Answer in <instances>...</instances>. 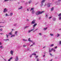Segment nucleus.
Returning a JSON list of instances; mask_svg holds the SVG:
<instances>
[{
	"mask_svg": "<svg viewBox=\"0 0 61 61\" xmlns=\"http://www.w3.org/2000/svg\"><path fill=\"white\" fill-rule=\"evenodd\" d=\"M5 21H4V22H0V23H3V24H4V23H5Z\"/></svg>",
	"mask_w": 61,
	"mask_h": 61,
	"instance_id": "obj_25",
	"label": "nucleus"
},
{
	"mask_svg": "<svg viewBox=\"0 0 61 61\" xmlns=\"http://www.w3.org/2000/svg\"><path fill=\"white\" fill-rule=\"evenodd\" d=\"M12 58H13V57H11V58H10L9 59L10 60L12 59Z\"/></svg>",
	"mask_w": 61,
	"mask_h": 61,
	"instance_id": "obj_40",
	"label": "nucleus"
},
{
	"mask_svg": "<svg viewBox=\"0 0 61 61\" xmlns=\"http://www.w3.org/2000/svg\"><path fill=\"white\" fill-rule=\"evenodd\" d=\"M46 1V0H43L41 2V7H42L43 5H44V3L45 2V1Z\"/></svg>",
	"mask_w": 61,
	"mask_h": 61,
	"instance_id": "obj_2",
	"label": "nucleus"
},
{
	"mask_svg": "<svg viewBox=\"0 0 61 61\" xmlns=\"http://www.w3.org/2000/svg\"><path fill=\"white\" fill-rule=\"evenodd\" d=\"M7 10H7V9H6V8H5L4 9V10L3 11V12L4 13H5L6 12H7Z\"/></svg>",
	"mask_w": 61,
	"mask_h": 61,
	"instance_id": "obj_4",
	"label": "nucleus"
},
{
	"mask_svg": "<svg viewBox=\"0 0 61 61\" xmlns=\"http://www.w3.org/2000/svg\"><path fill=\"white\" fill-rule=\"evenodd\" d=\"M26 26H25L24 27V29H26Z\"/></svg>",
	"mask_w": 61,
	"mask_h": 61,
	"instance_id": "obj_55",
	"label": "nucleus"
},
{
	"mask_svg": "<svg viewBox=\"0 0 61 61\" xmlns=\"http://www.w3.org/2000/svg\"><path fill=\"white\" fill-rule=\"evenodd\" d=\"M34 8H31V9L30 10V11H32V12H31V13L33 14H34L35 13V11L34 10Z\"/></svg>",
	"mask_w": 61,
	"mask_h": 61,
	"instance_id": "obj_3",
	"label": "nucleus"
},
{
	"mask_svg": "<svg viewBox=\"0 0 61 61\" xmlns=\"http://www.w3.org/2000/svg\"><path fill=\"white\" fill-rule=\"evenodd\" d=\"M0 30L1 31H3V30L2 29H0Z\"/></svg>",
	"mask_w": 61,
	"mask_h": 61,
	"instance_id": "obj_56",
	"label": "nucleus"
},
{
	"mask_svg": "<svg viewBox=\"0 0 61 61\" xmlns=\"http://www.w3.org/2000/svg\"><path fill=\"white\" fill-rule=\"evenodd\" d=\"M14 53V51L12 50H11L10 51V54H11V55H13V53Z\"/></svg>",
	"mask_w": 61,
	"mask_h": 61,
	"instance_id": "obj_7",
	"label": "nucleus"
},
{
	"mask_svg": "<svg viewBox=\"0 0 61 61\" xmlns=\"http://www.w3.org/2000/svg\"><path fill=\"white\" fill-rule=\"evenodd\" d=\"M47 28L46 27L45 28H44V30H46V29H47Z\"/></svg>",
	"mask_w": 61,
	"mask_h": 61,
	"instance_id": "obj_26",
	"label": "nucleus"
},
{
	"mask_svg": "<svg viewBox=\"0 0 61 61\" xmlns=\"http://www.w3.org/2000/svg\"><path fill=\"white\" fill-rule=\"evenodd\" d=\"M52 18V17H50L49 18V19H51Z\"/></svg>",
	"mask_w": 61,
	"mask_h": 61,
	"instance_id": "obj_53",
	"label": "nucleus"
},
{
	"mask_svg": "<svg viewBox=\"0 0 61 61\" xmlns=\"http://www.w3.org/2000/svg\"><path fill=\"white\" fill-rule=\"evenodd\" d=\"M30 40V38H29L28 39L29 41L30 42H32V43H33V41H31Z\"/></svg>",
	"mask_w": 61,
	"mask_h": 61,
	"instance_id": "obj_12",
	"label": "nucleus"
},
{
	"mask_svg": "<svg viewBox=\"0 0 61 61\" xmlns=\"http://www.w3.org/2000/svg\"><path fill=\"white\" fill-rule=\"evenodd\" d=\"M50 35L51 36H54V35L53 34H51Z\"/></svg>",
	"mask_w": 61,
	"mask_h": 61,
	"instance_id": "obj_32",
	"label": "nucleus"
},
{
	"mask_svg": "<svg viewBox=\"0 0 61 61\" xmlns=\"http://www.w3.org/2000/svg\"><path fill=\"white\" fill-rule=\"evenodd\" d=\"M59 20H61V16L60 17H59Z\"/></svg>",
	"mask_w": 61,
	"mask_h": 61,
	"instance_id": "obj_29",
	"label": "nucleus"
},
{
	"mask_svg": "<svg viewBox=\"0 0 61 61\" xmlns=\"http://www.w3.org/2000/svg\"><path fill=\"white\" fill-rule=\"evenodd\" d=\"M57 37H58L60 36V34H59L58 33H57Z\"/></svg>",
	"mask_w": 61,
	"mask_h": 61,
	"instance_id": "obj_18",
	"label": "nucleus"
},
{
	"mask_svg": "<svg viewBox=\"0 0 61 61\" xmlns=\"http://www.w3.org/2000/svg\"><path fill=\"white\" fill-rule=\"evenodd\" d=\"M26 21H29V19H26Z\"/></svg>",
	"mask_w": 61,
	"mask_h": 61,
	"instance_id": "obj_50",
	"label": "nucleus"
},
{
	"mask_svg": "<svg viewBox=\"0 0 61 61\" xmlns=\"http://www.w3.org/2000/svg\"><path fill=\"white\" fill-rule=\"evenodd\" d=\"M9 1V0H5L4 1V2H6L7 1Z\"/></svg>",
	"mask_w": 61,
	"mask_h": 61,
	"instance_id": "obj_27",
	"label": "nucleus"
},
{
	"mask_svg": "<svg viewBox=\"0 0 61 61\" xmlns=\"http://www.w3.org/2000/svg\"><path fill=\"white\" fill-rule=\"evenodd\" d=\"M6 37L7 38L8 37V35L7 34H6Z\"/></svg>",
	"mask_w": 61,
	"mask_h": 61,
	"instance_id": "obj_38",
	"label": "nucleus"
},
{
	"mask_svg": "<svg viewBox=\"0 0 61 61\" xmlns=\"http://www.w3.org/2000/svg\"><path fill=\"white\" fill-rule=\"evenodd\" d=\"M23 8V7L22 6H21L20 8H18V9H21Z\"/></svg>",
	"mask_w": 61,
	"mask_h": 61,
	"instance_id": "obj_20",
	"label": "nucleus"
},
{
	"mask_svg": "<svg viewBox=\"0 0 61 61\" xmlns=\"http://www.w3.org/2000/svg\"><path fill=\"white\" fill-rule=\"evenodd\" d=\"M32 54L31 55H30V57H32Z\"/></svg>",
	"mask_w": 61,
	"mask_h": 61,
	"instance_id": "obj_54",
	"label": "nucleus"
},
{
	"mask_svg": "<svg viewBox=\"0 0 61 61\" xmlns=\"http://www.w3.org/2000/svg\"><path fill=\"white\" fill-rule=\"evenodd\" d=\"M2 45V43L0 42V46H1V45Z\"/></svg>",
	"mask_w": 61,
	"mask_h": 61,
	"instance_id": "obj_43",
	"label": "nucleus"
},
{
	"mask_svg": "<svg viewBox=\"0 0 61 61\" xmlns=\"http://www.w3.org/2000/svg\"><path fill=\"white\" fill-rule=\"evenodd\" d=\"M33 46V45L32 44L30 45V47H31V46Z\"/></svg>",
	"mask_w": 61,
	"mask_h": 61,
	"instance_id": "obj_49",
	"label": "nucleus"
},
{
	"mask_svg": "<svg viewBox=\"0 0 61 61\" xmlns=\"http://www.w3.org/2000/svg\"><path fill=\"white\" fill-rule=\"evenodd\" d=\"M49 52H52V51L51 50H50V49L49 50Z\"/></svg>",
	"mask_w": 61,
	"mask_h": 61,
	"instance_id": "obj_33",
	"label": "nucleus"
},
{
	"mask_svg": "<svg viewBox=\"0 0 61 61\" xmlns=\"http://www.w3.org/2000/svg\"><path fill=\"white\" fill-rule=\"evenodd\" d=\"M8 14H6L5 15V16H7V15H8Z\"/></svg>",
	"mask_w": 61,
	"mask_h": 61,
	"instance_id": "obj_47",
	"label": "nucleus"
},
{
	"mask_svg": "<svg viewBox=\"0 0 61 61\" xmlns=\"http://www.w3.org/2000/svg\"><path fill=\"white\" fill-rule=\"evenodd\" d=\"M18 60V56H16V58L15 59V61H17Z\"/></svg>",
	"mask_w": 61,
	"mask_h": 61,
	"instance_id": "obj_8",
	"label": "nucleus"
},
{
	"mask_svg": "<svg viewBox=\"0 0 61 61\" xmlns=\"http://www.w3.org/2000/svg\"><path fill=\"white\" fill-rule=\"evenodd\" d=\"M51 50V51H53V50H54V49L53 48H52Z\"/></svg>",
	"mask_w": 61,
	"mask_h": 61,
	"instance_id": "obj_52",
	"label": "nucleus"
},
{
	"mask_svg": "<svg viewBox=\"0 0 61 61\" xmlns=\"http://www.w3.org/2000/svg\"><path fill=\"white\" fill-rule=\"evenodd\" d=\"M50 55L51 56H53V55L51 54L50 53Z\"/></svg>",
	"mask_w": 61,
	"mask_h": 61,
	"instance_id": "obj_41",
	"label": "nucleus"
},
{
	"mask_svg": "<svg viewBox=\"0 0 61 61\" xmlns=\"http://www.w3.org/2000/svg\"><path fill=\"white\" fill-rule=\"evenodd\" d=\"M15 35H12L10 37H15Z\"/></svg>",
	"mask_w": 61,
	"mask_h": 61,
	"instance_id": "obj_19",
	"label": "nucleus"
},
{
	"mask_svg": "<svg viewBox=\"0 0 61 61\" xmlns=\"http://www.w3.org/2000/svg\"><path fill=\"white\" fill-rule=\"evenodd\" d=\"M23 40L24 41H27V40L26 39H23Z\"/></svg>",
	"mask_w": 61,
	"mask_h": 61,
	"instance_id": "obj_21",
	"label": "nucleus"
},
{
	"mask_svg": "<svg viewBox=\"0 0 61 61\" xmlns=\"http://www.w3.org/2000/svg\"><path fill=\"white\" fill-rule=\"evenodd\" d=\"M34 29H32L31 30H29L28 31V32L29 33H30L31 32H32V31H33V30H34Z\"/></svg>",
	"mask_w": 61,
	"mask_h": 61,
	"instance_id": "obj_6",
	"label": "nucleus"
},
{
	"mask_svg": "<svg viewBox=\"0 0 61 61\" xmlns=\"http://www.w3.org/2000/svg\"><path fill=\"white\" fill-rule=\"evenodd\" d=\"M51 5V3H48L47 4V7H50V5Z\"/></svg>",
	"mask_w": 61,
	"mask_h": 61,
	"instance_id": "obj_5",
	"label": "nucleus"
},
{
	"mask_svg": "<svg viewBox=\"0 0 61 61\" xmlns=\"http://www.w3.org/2000/svg\"><path fill=\"white\" fill-rule=\"evenodd\" d=\"M39 20H40V19H41V17H39Z\"/></svg>",
	"mask_w": 61,
	"mask_h": 61,
	"instance_id": "obj_61",
	"label": "nucleus"
},
{
	"mask_svg": "<svg viewBox=\"0 0 61 61\" xmlns=\"http://www.w3.org/2000/svg\"><path fill=\"white\" fill-rule=\"evenodd\" d=\"M45 11H42L41 12L40 11H37L36 12V15H40V14H42V13H43Z\"/></svg>",
	"mask_w": 61,
	"mask_h": 61,
	"instance_id": "obj_1",
	"label": "nucleus"
},
{
	"mask_svg": "<svg viewBox=\"0 0 61 61\" xmlns=\"http://www.w3.org/2000/svg\"><path fill=\"white\" fill-rule=\"evenodd\" d=\"M36 53H33L32 54V55H34V56H36Z\"/></svg>",
	"mask_w": 61,
	"mask_h": 61,
	"instance_id": "obj_28",
	"label": "nucleus"
},
{
	"mask_svg": "<svg viewBox=\"0 0 61 61\" xmlns=\"http://www.w3.org/2000/svg\"><path fill=\"white\" fill-rule=\"evenodd\" d=\"M4 60L5 61H7V60L6 59H4Z\"/></svg>",
	"mask_w": 61,
	"mask_h": 61,
	"instance_id": "obj_58",
	"label": "nucleus"
},
{
	"mask_svg": "<svg viewBox=\"0 0 61 61\" xmlns=\"http://www.w3.org/2000/svg\"><path fill=\"white\" fill-rule=\"evenodd\" d=\"M59 44H58V46H60L61 45V41H60L59 42Z\"/></svg>",
	"mask_w": 61,
	"mask_h": 61,
	"instance_id": "obj_11",
	"label": "nucleus"
},
{
	"mask_svg": "<svg viewBox=\"0 0 61 61\" xmlns=\"http://www.w3.org/2000/svg\"><path fill=\"white\" fill-rule=\"evenodd\" d=\"M36 20H34L33 21V22H36Z\"/></svg>",
	"mask_w": 61,
	"mask_h": 61,
	"instance_id": "obj_51",
	"label": "nucleus"
},
{
	"mask_svg": "<svg viewBox=\"0 0 61 61\" xmlns=\"http://www.w3.org/2000/svg\"><path fill=\"white\" fill-rule=\"evenodd\" d=\"M61 13H60V14H59L58 15V16H61Z\"/></svg>",
	"mask_w": 61,
	"mask_h": 61,
	"instance_id": "obj_36",
	"label": "nucleus"
},
{
	"mask_svg": "<svg viewBox=\"0 0 61 61\" xmlns=\"http://www.w3.org/2000/svg\"><path fill=\"white\" fill-rule=\"evenodd\" d=\"M26 46V45H24L23 46V47H25Z\"/></svg>",
	"mask_w": 61,
	"mask_h": 61,
	"instance_id": "obj_44",
	"label": "nucleus"
},
{
	"mask_svg": "<svg viewBox=\"0 0 61 61\" xmlns=\"http://www.w3.org/2000/svg\"><path fill=\"white\" fill-rule=\"evenodd\" d=\"M53 51H54V52H55V51H56V50H53Z\"/></svg>",
	"mask_w": 61,
	"mask_h": 61,
	"instance_id": "obj_59",
	"label": "nucleus"
},
{
	"mask_svg": "<svg viewBox=\"0 0 61 61\" xmlns=\"http://www.w3.org/2000/svg\"><path fill=\"white\" fill-rule=\"evenodd\" d=\"M31 2H32V1L30 0L29 2V4H30V3H31Z\"/></svg>",
	"mask_w": 61,
	"mask_h": 61,
	"instance_id": "obj_24",
	"label": "nucleus"
},
{
	"mask_svg": "<svg viewBox=\"0 0 61 61\" xmlns=\"http://www.w3.org/2000/svg\"><path fill=\"white\" fill-rule=\"evenodd\" d=\"M12 31H11L9 33V35H12Z\"/></svg>",
	"mask_w": 61,
	"mask_h": 61,
	"instance_id": "obj_23",
	"label": "nucleus"
},
{
	"mask_svg": "<svg viewBox=\"0 0 61 61\" xmlns=\"http://www.w3.org/2000/svg\"><path fill=\"white\" fill-rule=\"evenodd\" d=\"M60 1H61V0H58V2H60Z\"/></svg>",
	"mask_w": 61,
	"mask_h": 61,
	"instance_id": "obj_62",
	"label": "nucleus"
},
{
	"mask_svg": "<svg viewBox=\"0 0 61 61\" xmlns=\"http://www.w3.org/2000/svg\"><path fill=\"white\" fill-rule=\"evenodd\" d=\"M13 15V13H10V15L11 16L12 15Z\"/></svg>",
	"mask_w": 61,
	"mask_h": 61,
	"instance_id": "obj_16",
	"label": "nucleus"
},
{
	"mask_svg": "<svg viewBox=\"0 0 61 61\" xmlns=\"http://www.w3.org/2000/svg\"><path fill=\"white\" fill-rule=\"evenodd\" d=\"M27 11H29V9H27Z\"/></svg>",
	"mask_w": 61,
	"mask_h": 61,
	"instance_id": "obj_57",
	"label": "nucleus"
},
{
	"mask_svg": "<svg viewBox=\"0 0 61 61\" xmlns=\"http://www.w3.org/2000/svg\"><path fill=\"white\" fill-rule=\"evenodd\" d=\"M4 41H9V39H6L3 40Z\"/></svg>",
	"mask_w": 61,
	"mask_h": 61,
	"instance_id": "obj_13",
	"label": "nucleus"
},
{
	"mask_svg": "<svg viewBox=\"0 0 61 61\" xmlns=\"http://www.w3.org/2000/svg\"><path fill=\"white\" fill-rule=\"evenodd\" d=\"M17 31H16L15 32V35H16V36H17Z\"/></svg>",
	"mask_w": 61,
	"mask_h": 61,
	"instance_id": "obj_14",
	"label": "nucleus"
},
{
	"mask_svg": "<svg viewBox=\"0 0 61 61\" xmlns=\"http://www.w3.org/2000/svg\"><path fill=\"white\" fill-rule=\"evenodd\" d=\"M10 1H17V0H10Z\"/></svg>",
	"mask_w": 61,
	"mask_h": 61,
	"instance_id": "obj_45",
	"label": "nucleus"
},
{
	"mask_svg": "<svg viewBox=\"0 0 61 61\" xmlns=\"http://www.w3.org/2000/svg\"><path fill=\"white\" fill-rule=\"evenodd\" d=\"M46 18L48 17V15H47V14H46Z\"/></svg>",
	"mask_w": 61,
	"mask_h": 61,
	"instance_id": "obj_31",
	"label": "nucleus"
},
{
	"mask_svg": "<svg viewBox=\"0 0 61 61\" xmlns=\"http://www.w3.org/2000/svg\"><path fill=\"white\" fill-rule=\"evenodd\" d=\"M54 46V45L52 44L50 45V47H53V46Z\"/></svg>",
	"mask_w": 61,
	"mask_h": 61,
	"instance_id": "obj_17",
	"label": "nucleus"
},
{
	"mask_svg": "<svg viewBox=\"0 0 61 61\" xmlns=\"http://www.w3.org/2000/svg\"><path fill=\"white\" fill-rule=\"evenodd\" d=\"M53 20H54V21H55V20H56V18H53Z\"/></svg>",
	"mask_w": 61,
	"mask_h": 61,
	"instance_id": "obj_34",
	"label": "nucleus"
},
{
	"mask_svg": "<svg viewBox=\"0 0 61 61\" xmlns=\"http://www.w3.org/2000/svg\"><path fill=\"white\" fill-rule=\"evenodd\" d=\"M38 3V2H37V3H36L35 4V5H36Z\"/></svg>",
	"mask_w": 61,
	"mask_h": 61,
	"instance_id": "obj_60",
	"label": "nucleus"
},
{
	"mask_svg": "<svg viewBox=\"0 0 61 61\" xmlns=\"http://www.w3.org/2000/svg\"><path fill=\"white\" fill-rule=\"evenodd\" d=\"M57 48V46H56L55 47V49H56V48Z\"/></svg>",
	"mask_w": 61,
	"mask_h": 61,
	"instance_id": "obj_48",
	"label": "nucleus"
},
{
	"mask_svg": "<svg viewBox=\"0 0 61 61\" xmlns=\"http://www.w3.org/2000/svg\"><path fill=\"white\" fill-rule=\"evenodd\" d=\"M35 23V22H34L33 21H32L31 22V24H34Z\"/></svg>",
	"mask_w": 61,
	"mask_h": 61,
	"instance_id": "obj_22",
	"label": "nucleus"
},
{
	"mask_svg": "<svg viewBox=\"0 0 61 61\" xmlns=\"http://www.w3.org/2000/svg\"><path fill=\"white\" fill-rule=\"evenodd\" d=\"M55 4L56 5H59V4H60V2L59 1H57V2H56Z\"/></svg>",
	"mask_w": 61,
	"mask_h": 61,
	"instance_id": "obj_10",
	"label": "nucleus"
},
{
	"mask_svg": "<svg viewBox=\"0 0 61 61\" xmlns=\"http://www.w3.org/2000/svg\"><path fill=\"white\" fill-rule=\"evenodd\" d=\"M8 61H10V60L9 59L8 60Z\"/></svg>",
	"mask_w": 61,
	"mask_h": 61,
	"instance_id": "obj_64",
	"label": "nucleus"
},
{
	"mask_svg": "<svg viewBox=\"0 0 61 61\" xmlns=\"http://www.w3.org/2000/svg\"><path fill=\"white\" fill-rule=\"evenodd\" d=\"M54 10V7H52L51 9V11H52Z\"/></svg>",
	"mask_w": 61,
	"mask_h": 61,
	"instance_id": "obj_30",
	"label": "nucleus"
},
{
	"mask_svg": "<svg viewBox=\"0 0 61 61\" xmlns=\"http://www.w3.org/2000/svg\"><path fill=\"white\" fill-rule=\"evenodd\" d=\"M2 48H3V46H0V49H2Z\"/></svg>",
	"mask_w": 61,
	"mask_h": 61,
	"instance_id": "obj_15",
	"label": "nucleus"
},
{
	"mask_svg": "<svg viewBox=\"0 0 61 61\" xmlns=\"http://www.w3.org/2000/svg\"><path fill=\"white\" fill-rule=\"evenodd\" d=\"M37 25V24L36 23L33 26V28H35V27H36V26Z\"/></svg>",
	"mask_w": 61,
	"mask_h": 61,
	"instance_id": "obj_9",
	"label": "nucleus"
},
{
	"mask_svg": "<svg viewBox=\"0 0 61 61\" xmlns=\"http://www.w3.org/2000/svg\"><path fill=\"white\" fill-rule=\"evenodd\" d=\"M36 61H39V59L38 58L37 59Z\"/></svg>",
	"mask_w": 61,
	"mask_h": 61,
	"instance_id": "obj_35",
	"label": "nucleus"
},
{
	"mask_svg": "<svg viewBox=\"0 0 61 61\" xmlns=\"http://www.w3.org/2000/svg\"><path fill=\"white\" fill-rule=\"evenodd\" d=\"M17 25V24L16 23H15L14 25V26H16Z\"/></svg>",
	"mask_w": 61,
	"mask_h": 61,
	"instance_id": "obj_39",
	"label": "nucleus"
},
{
	"mask_svg": "<svg viewBox=\"0 0 61 61\" xmlns=\"http://www.w3.org/2000/svg\"><path fill=\"white\" fill-rule=\"evenodd\" d=\"M29 49H27V51H29Z\"/></svg>",
	"mask_w": 61,
	"mask_h": 61,
	"instance_id": "obj_63",
	"label": "nucleus"
},
{
	"mask_svg": "<svg viewBox=\"0 0 61 61\" xmlns=\"http://www.w3.org/2000/svg\"><path fill=\"white\" fill-rule=\"evenodd\" d=\"M38 57V56H36V58H37Z\"/></svg>",
	"mask_w": 61,
	"mask_h": 61,
	"instance_id": "obj_46",
	"label": "nucleus"
},
{
	"mask_svg": "<svg viewBox=\"0 0 61 61\" xmlns=\"http://www.w3.org/2000/svg\"><path fill=\"white\" fill-rule=\"evenodd\" d=\"M26 28H28V27H29V25L28 26H26Z\"/></svg>",
	"mask_w": 61,
	"mask_h": 61,
	"instance_id": "obj_42",
	"label": "nucleus"
},
{
	"mask_svg": "<svg viewBox=\"0 0 61 61\" xmlns=\"http://www.w3.org/2000/svg\"><path fill=\"white\" fill-rule=\"evenodd\" d=\"M39 35H40V36H42V34L41 33H39Z\"/></svg>",
	"mask_w": 61,
	"mask_h": 61,
	"instance_id": "obj_37",
	"label": "nucleus"
}]
</instances>
